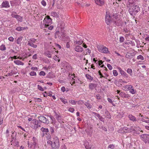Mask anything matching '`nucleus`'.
<instances>
[{
  "mask_svg": "<svg viewBox=\"0 0 149 149\" xmlns=\"http://www.w3.org/2000/svg\"><path fill=\"white\" fill-rule=\"evenodd\" d=\"M132 129L133 131H136L138 130L140 131L141 129L138 126H136L134 127V128H133Z\"/></svg>",
  "mask_w": 149,
  "mask_h": 149,
  "instance_id": "nucleus-38",
  "label": "nucleus"
},
{
  "mask_svg": "<svg viewBox=\"0 0 149 149\" xmlns=\"http://www.w3.org/2000/svg\"><path fill=\"white\" fill-rule=\"evenodd\" d=\"M36 41V40L34 38L30 39L28 41L27 45L33 48H36L37 46L36 44H34Z\"/></svg>",
  "mask_w": 149,
  "mask_h": 149,
  "instance_id": "nucleus-4",
  "label": "nucleus"
},
{
  "mask_svg": "<svg viewBox=\"0 0 149 149\" xmlns=\"http://www.w3.org/2000/svg\"><path fill=\"white\" fill-rule=\"evenodd\" d=\"M41 3L42 4V5L44 6H45L46 5V3L44 0H42V1Z\"/></svg>",
  "mask_w": 149,
  "mask_h": 149,
  "instance_id": "nucleus-60",
  "label": "nucleus"
},
{
  "mask_svg": "<svg viewBox=\"0 0 149 149\" xmlns=\"http://www.w3.org/2000/svg\"><path fill=\"white\" fill-rule=\"evenodd\" d=\"M96 3L97 5L102 6L104 4V0H95Z\"/></svg>",
  "mask_w": 149,
  "mask_h": 149,
  "instance_id": "nucleus-12",
  "label": "nucleus"
},
{
  "mask_svg": "<svg viewBox=\"0 0 149 149\" xmlns=\"http://www.w3.org/2000/svg\"><path fill=\"white\" fill-rule=\"evenodd\" d=\"M105 21L107 25H109L111 22V20L110 16L109 14L107 13V12L106 13Z\"/></svg>",
  "mask_w": 149,
  "mask_h": 149,
  "instance_id": "nucleus-7",
  "label": "nucleus"
},
{
  "mask_svg": "<svg viewBox=\"0 0 149 149\" xmlns=\"http://www.w3.org/2000/svg\"><path fill=\"white\" fill-rule=\"evenodd\" d=\"M142 140L146 143H149V135L147 134H144L141 135Z\"/></svg>",
  "mask_w": 149,
  "mask_h": 149,
  "instance_id": "nucleus-5",
  "label": "nucleus"
},
{
  "mask_svg": "<svg viewBox=\"0 0 149 149\" xmlns=\"http://www.w3.org/2000/svg\"><path fill=\"white\" fill-rule=\"evenodd\" d=\"M113 74L115 76H117L118 74L117 71L115 70H113Z\"/></svg>",
  "mask_w": 149,
  "mask_h": 149,
  "instance_id": "nucleus-49",
  "label": "nucleus"
},
{
  "mask_svg": "<svg viewBox=\"0 0 149 149\" xmlns=\"http://www.w3.org/2000/svg\"><path fill=\"white\" fill-rule=\"evenodd\" d=\"M37 55L36 54H35L33 56V58L34 59H37Z\"/></svg>",
  "mask_w": 149,
  "mask_h": 149,
  "instance_id": "nucleus-63",
  "label": "nucleus"
},
{
  "mask_svg": "<svg viewBox=\"0 0 149 149\" xmlns=\"http://www.w3.org/2000/svg\"><path fill=\"white\" fill-rule=\"evenodd\" d=\"M53 143L54 144H59V139L56 136H55L53 138Z\"/></svg>",
  "mask_w": 149,
  "mask_h": 149,
  "instance_id": "nucleus-23",
  "label": "nucleus"
},
{
  "mask_svg": "<svg viewBox=\"0 0 149 149\" xmlns=\"http://www.w3.org/2000/svg\"><path fill=\"white\" fill-rule=\"evenodd\" d=\"M17 72H15L14 70H11L10 72H9L6 75V76L8 77L12 76L13 74H16L17 73Z\"/></svg>",
  "mask_w": 149,
  "mask_h": 149,
  "instance_id": "nucleus-18",
  "label": "nucleus"
},
{
  "mask_svg": "<svg viewBox=\"0 0 149 149\" xmlns=\"http://www.w3.org/2000/svg\"><path fill=\"white\" fill-rule=\"evenodd\" d=\"M128 87L127 89L128 90L130 91V92L132 94H135L136 92V91L134 89V88H132L133 87L131 85H129L127 86Z\"/></svg>",
  "mask_w": 149,
  "mask_h": 149,
  "instance_id": "nucleus-10",
  "label": "nucleus"
},
{
  "mask_svg": "<svg viewBox=\"0 0 149 149\" xmlns=\"http://www.w3.org/2000/svg\"><path fill=\"white\" fill-rule=\"evenodd\" d=\"M135 0H129L127 4L130 6V7L131 6H132V5L135 4Z\"/></svg>",
  "mask_w": 149,
  "mask_h": 149,
  "instance_id": "nucleus-24",
  "label": "nucleus"
},
{
  "mask_svg": "<svg viewBox=\"0 0 149 149\" xmlns=\"http://www.w3.org/2000/svg\"><path fill=\"white\" fill-rule=\"evenodd\" d=\"M12 15L13 17L16 18L18 21L21 22L22 21V18L21 16L18 15H15L13 14H12Z\"/></svg>",
  "mask_w": 149,
  "mask_h": 149,
  "instance_id": "nucleus-15",
  "label": "nucleus"
},
{
  "mask_svg": "<svg viewBox=\"0 0 149 149\" xmlns=\"http://www.w3.org/2000/svg\"><path fill=\"white\" fill-rule=\"evenodd\" d=\"M36 101H38L39 102H40L42 101V100L40 98H35Z\"/></svg>",
  "mask_w": 149,
  "mask_h": 149,
  "instance_id": "nucleus-58",
  "label": "nucleus"
},
{
  "mask_svg": "<svg viewBox=\"0 0 149 149\" xmlns=\"http://www.w3.org/2000/svg\"><path fill=\"white\" fill-rule=\"evenodd\" d=\"M61 90L63 92H64L65 91V88L64 86L62 87L61 88Z\"/></svg>",
  "mask_w": 149,
  "mask_h": 149,
  "instance_id": "nucleus-62",
  "label": "nucleus"
},
{
  "mask_svg": "<svg viewBox=\"0 0 149 149\" xmlns=\"http://www.w3.org/2000/svg\"><path fill=\"white\" fill-rule=\"evenodd\" d=\"M127 72L129 74L130 76H132V69L130 68H128L127 70Z\"/></svg>",
  "mask_w": 149,
  "mask_h": 149,
  "instance_id": "nucleus-34",
  "label": "nucleus"
},
{
  "mask_svg": "<svg viewBox=\"0 0 149 149\" xmlns=\"http://www.w3.org/2000/svg\"><path fill=\"white\" fill-rule=\"evenodd\" d=\"M84 103V102L83 101H79L78 102V104L79 105L82 104Z\"/></svg>",
  "mask_w": 149,
  "mask_h": 149,
  "instance_id": "nucleus-59",
  "label": "nucleus"
},
{
  "mask_svg": "<svg viewBox=\"0 0 149 149\" xmlns=\"http://www.w3.org/2000/svg\"><path fill=\"white\" fill-rule=\"evenodd\" d=\"M53 53V52H52L50 51H47L45 52L44 54L45 56H47L48 58H51L52 57V54Z\"/></svg>",
  "mask_w": 149,
  "mask_h": 149,
  "instance_id": "nucleus-20",
  "label": "nucleus"
},
{
  "mask_svg": "<svg viewBox=\"0 0 149 149\" xmlns=\"http://www.w3.org/2000/svg\"><path fill=\"white\" fill-rule=\"evenodd\" d=\"M124 38L123 37H120V42H124Z\"/></svg>",
  "mask_w": 149,
  "mask_h": 149,
  "instance_id": "nucleus-50",
  "label": "nucleus"
},
{
  "mask_svg": "<svg viewBox=\"0 0 149 149\" xmlns=\"http://www.w3.org/2000/svg\"><path fill=\"white\" fill-rule=\"evenodd\" d=\"M118 69L119 70L121 74L123 75L125 78H127L128 77V74L125 72L123 70L120 68L119 67L118 68Z\"/></svg>",
  "mask_w": 149,
  "mask_h": 149,
  "instance_id": "nucleus-11",
  "label": "nucleus"
},
{
  "mask_svg": "<svg viewBox=\"0 0 149 149\" xmlns=\"http://www.w3.org/2000/svg\"><path fill=\"white\" fill-rule=\"evenodd\" d=\"M122 117V115L120 114H118V115H117V118H121Z\"/></svg>",
  "mask_w": 149,
  "mask_h": 149,
  "instance_id": "nucleus-61",
  "label": "nucleus"
},
{
  "mask_svg": "<svg viewBox=\"0 0 149 149\" xmlns=\"http://www.w3.org/2000/svg\"><path fill=\"white\" fill-rule=\"evenodd\" d=\"M66 47L67 48H69L70 47V45L69 44V42H67Z\"/></svg>",
  "mask_w": 149,
  "mask_h": 149,
  "instance_id": "nucleus-64",
  "label": "nucleus"
},
{
  "mask_svg": "<svg viewBox=\"0 0 149 149\" xmlns=\"http://www.w3.org/2000/svg\"><path fill=\"white\" fill-rule=\"evenodd\" d=\"M141 120L143 122H144L147 123H149V119H148V120H146L145 119L142 118Z\"/></svg>",
  "mask_w": 149,
  "mask_h": 149,
  "instance_id": "nucleus-51",
  "label": "nucleus"
},
{
  "mask_svg": "<svg viewBox=\"0 0 149 149\" xmlns=\"http://www.w3.org/2000/svg\"><path fill=\"white\" fill-rule=\"evenodd\" d=\"M51 15L53 17H58L59 15L58 13L55 12H52L51 13Z\"/></svg>",
  "mask_w": 149,
  "mask_h": 149,
  "instance_id": "nucleus-28",
  "label": "nucleus"
},
{
  "mask_svg": "<svg viewBox=\"0 0 149 149\" xmlns=\"http://www.w3.org/2000/svg\"><path fill=\"white\" fill-rule=\"evenodd\" d=\"M137 59L138 60H143L144 59V58L142 56L140 55L137 56Z\"/></svg>",
  "mask_w": 149,
  "mask_h": 149,
  "instance_id": "nucleus-40",
  "label": "nucleus"
},
{
  "mask_svg": "<svg viewBox=\"0 0 149 149\" xmlns=\"http://www.w3.org/2000/svg\"><path fill=\"white\" fill-rule=\"evenodd\" d=\"M74 109L71 107L70 108L68 109V111L72 113H73L74 111Z\"/></svg>",
  "mask_w": 149,
  "mask_h": 149,
  "instance_id": "nucleus-53",
  "label": "nucleus"
},
{
  "mask_svg": "<svg viewBox=\"0 0 149 149\" xmlns=\"http://www.w3.org/2000/svg\"><path fill=\"white\" fill-rule=\"evenodd\" d=\"M1 6V8H8L10 7L9 2L7 1H4L2 3Z\"/></svg>",
  "mask_w": 149,
  "mask_h": 149,
  "instance_id": "nucleus-9",
  "label": "nucleus"
},
{
  "mask_svg": "<svg viewBox=\"0 0 149 149\" xmlns=\"http://www.w3.org/2000/svg\"><path fill=\"white\" fill-rule=\"evenodd\" d=\"M99 51L100 52L104 53H107L108 52V49L105 47L99 48Z\"/></svg>",
  "mask_w": 149,
  "mask_h": 149,
  "instance_id": "nucleus-8",
  "label": "nucleus"
},
{
  "mask_svg": "<svg viewBox=\"0 0 149 149\" xmlns=\"http://www.w3.org/2000/svg\"><path fill=\"white\" fill-rule=\"evenodd\" d=\"M41 130L43 132H48L49 131L48 129L47 128H45L43 127H42L41 128Z\"/></svg>",
  "mask_w": 149,
  "mask_h": 149,
  "instance_id": "nucleus-36",
  "label": "nucleus"
},
{
  "mask_svg": "<svg viewBox=\"0 0 149 149\" xmlns=\"http://www.w3.org/2000/svg\"><path fill=\"white\" fill-rule=\"evenodd\" d=\"M129 118L130 120L133 121H136V118L132 115H129Z\"/></svg>",
  "mask_w": 149,
  "mask_h": 149,
  "instance_id": "nucleus-27",
  "label": "nucleus"
},
{
  "mask_svg": "<svg viewBox=\"0 0 149 149\" xmlns=\"http://www.w3.org/2000/svg\"><path fill=\"white\" fill-rule=\"evenodd\" d=\"M86 77L87 79H88L90 80L91 81L93 80V77L89 74H86Z\"/></svg>",
  "mask_w": 149,
  "mask_h": 149,
  "instance_id": "nucleus-35",
  "label": "nucleus"
},
{
  "mask_svg": "<svg viewBox=\"0 0 149 149\" xmlns=\"http://www.w3.org/2000/svg\"><path fill=\"white\" fill-rule=\"evenodd\" d=\"M85 147L86 149H91L92 145L91 143L86 142L85 143Z\"/></svg>",
  "mask_w": 149,
  "mask_h": 149,
  "instance_id": "nucleus-17",
  "label": "nucleus"
},
{
  "mask_svg": "<svg viewBox=\"0 0 149 149\" xmlns=\"http://www.w3.org/2000/svg\"><path fill=\"white\" fill-rule=\"evenodd\" d=\"M14 62L15 63L18 65H23L24 64V63L22 62L19 60L15 61Z\"/></svg>",
  "mask_w": 149,
  "mask_h": 149,
  "instance_id": "nucleus-31",
  "label": "nucleus"
},
{
  "mask_svg": "<svg viewBox=\"0 0 149 149\" xmlns=\"http://www.w3.org/2000/svg\"><path fill=\"white\" fill-rule=\"evenodd\" d=\"M83 42L82 41H75V43L76 44H77L79 45H81L82 44V43Z\"/></svg>",
  "mask_w": 149,
  "mask_h": 149,
  "instance_id": "nucleus-45",
  "label": "nucleus"
},
{
  "mask_svg": "<svg viewBox=\"0 0 149 149\" xmlns=\"http://www.w3.org/2000/svg\"><path fill=\"white\" fill-rule=\"evenodd\" d=\"M8 40L10 41H13L14 40V38L12 37H10L8 38Z\"/></svg>",
  "mask_w": 149,
  "mask_h": 149,
  "instance_id": "nucleus-55",
  "label": "nucleus"
},
{
  "mask_svg": "<svg viewBox=\"0 0 149 149\" xmlns=\"http://www.w3.org/2000/svg\"><path fill=\"white\" fill-rule=\"evenodd\" d=\"M38 118L39 121L47 124L49 123V121L48 119V116L45 115V117L42 115H40V116H38Z\"/></svg>",
  "mask_w": 149,
  "mask_h": 149,
  "instance_id": "nucleus-3",
  "label": "nucleus"
},
{
  "mask_svg": "<svg viewBox=\"0 0 149 149\" xmlns=\"http://www.w3.org/2000/svg\"><path fill=\"white\" fill-rule=\"evenodd\" d=\"M60 99L61 101L65 104L68 103L66 99L63 98H60Z\"/></svg>",
  "mask_w": 149,
  "mask_h": 149,
  "instance_id": "nucleus-39",
  "label": "nucleus"
},
{
  "mask_svg": "<svg viewBox=\"0 0 149 149\" xmlns=\"http://www.w3.org/2000/svg\"><path fill=\"white\" fill-rule=\"evenodd\" d=\"M99 119L101 121L103 122H104V119L102 116H101L99 118Z\"/></svg>",
  "mask_w": 149,
  "mask_h": 149,
  "instance_id": "nucleus-54",
  "label": "nucleus"
},
{
  "mask_svg": "<svg viewBox=\"0 0 149 149\" xmlns=\"http://www.w3.org/2000/svg\"><path fill=\"white\" fill-rule=\"evenodd\" d=\"M76 102L75 101L73 100H71L69 101V102L72 104L73 105H75L76 104Z\"/></svg>",
  "mask_w": 149,
  "mask_h": 149,
  "instance_id": "nucleus-43",
  "label": "nucleus"
},
{
  "mask_svg": "<svg viewBox=\"0 0 149 149\" xmlns=\"http://www.w3.org/2000/svg\"><path fill=\"white\" fill-rule=\"evenodd\" d=\"M105 113L106 115V117L107 118L110 119L111 118V116L109 112L107 110L105 111Z\"/></svg>",
  "mask_w": 149,
  "mask_h": 149,
  "instance_id": "nucleus-26",
  "label": "nucleus"
},
{
  "mask_svg": "<svg viewBox=\"0 0 149 149\" xmlns=\"http://www.w3.org/2000/svg\"><path fill=\"white\" fill-rule=\"evenodd\" d=\"M97 86V85L93 83H90L89 85V88L91 90H93Z\"/></svg>",
  "mask_w": 149,
  "mask_h": 149,
  "instance_id": "nucleus-21",
  "label": "nucleus"
},
{
  "mask_svg": "<svg viewBox=\"0 0 149 149\" xmlns=\"http://www.w3.org/2000/svg\"><path fill=\"white\" fill-rule=\"evenodd\" d=\"M132 56L131 54L130 53H127L126 55V57L127 58H130L131 56Z\"/></svg>",
  "mask_w": 149,
  "mask_h": 149,
  "instance_id": "nucleus-42",
  "label": "nucleus"
},
{
  "mask_svg": "<svg viewBox=\"0 0 149 149\" xmlns=\"http://www.w3.org/2000/svg\"><path fill=\"white\" fill-rule=\"evenodd\" d=\"M140 10L139 6L134 5L128 9L129 13L132 16H135Z\"/></svg>",
  "mask_w": 149,
  "mask_h": 149,
  "instance_id": "nucleus-1",
  "label": "nucleus"
},
{
  "mask_svg": "<svg viewBox=\"0 0 149 149\" xmlns=\"http://www.w3.org/2000/svg\"><path fill=\"white\" fill-rule=\"evenodd\" d=\"M55 118L58 121L61 120V116L60 115L57 114V113L56 114Z\"/></svg>",
  "mask_w": 149,
  "mask_h": 149,
  "instance_id": "nucleus-32",
  "label": "nucleus"
},
{
  "mask_svg": "<svg viewBox=\"0 0 149 149\" xmlns=\"http://www.w3.org/2000/svg\"><path fill=\"white\" fill-rule=\"evenodd\" d=\"M49 26H48L47 27H44V28H48V29L49 30H52L54 28V26H49Z\"/></svg>",
  "mask_w": 149,
  "mask_h": 149,
  "instance_id": "nucleus-46",
  "label": "nucleus"
},
{
  "mask_svg": "<svg viewBox=\"0 0 149 149\" xmlns=\"http://www.w3.org/2000/svg\"><path fill=\"white\" fill-rule=\"evenodd\" d=\"M30 74L31 76H34L36 75V73L35 72L32 71L30 73Z\"/></svg>",
  "mask_w": 149,
  "mask_h": 149,
  "instance_id": "nucleus-44",
  "label": "nucleus"
},
{
  "mask_svg": "<svg viewBox=\"0 0 149 149\" xmlns=\"http://www.w3.org/2000/svg\"><path fill=\"white\" fill-rule=\"evenodd\" d=\"M115 148V145L112 144L109 145L107 147L108 149H114Z\"/></svg>",
  "mask_w": 149,
  "mask_h": 149,
  "instance_id": "nucleus-33",
  "label": "nucleus"
},
{
  "mask_svg": "<svg viewBox=\"0 0 149 149\" xmlns=\"http://www.w3.org/2000/svg\"><path fill=\"white\" fill-rule=\"evenodd\" d=\"M6 48L4 45H2L0 46V50L2 51H4L6 50Z\"/></svg>",
  "mask_w": 149,
  "mask_h": 149,
  "instance_id": "nucleus-37",
  "label": "nucleus"
},
{
  "mask_svg": "<svg viewBox=\"0 0 149 149\" xmlns=\"http://www.w3.org/2000/svg\"><path fill=\"white\" fill-rule=\"evenodd\" d=\"M27 27H17L16 29V30L18 31H22L23 30L26 29H27Z\"/></svg>",
  "mask_w": 149,
  "mask_h": 149,
  "instance_id": "nucleus-25",
  "label": "nucleus"
},
{
  "mask_svg": "<svg viewBox=\"0 0 149 149\" xmlns=\"http://www.w3.org/2000/svg\"><path fill=\"white\" fill-rule=\"evenodd\" d=\"M38 89L41 91H44L43 88L41 86L39 85H38Z\"/></svg>",
  "mask_w": 149,
  "mask_h": 149,
  "instance_id": "nucleus-48",
  "label": "nucleus"
},
{
  "mask_svg": "<svg viewBox=\"0 0 149 149\" xmlns=\"http://www.w3.org/2000/svg\"><path fill=\"white\" fill-rule=\"evenodd\" d=\"M33 121L35 123V126L34 127L35 128H37L38 127H40V124L39 121L36 120V119H34L33 120Z\"/></svg>",
  "mask_w": 149,
  "mask_h": 149,
  "instance_id": "nucleus-13",
  "label": "nucleus"
},
{
  "mask_svg": "<svg viewBox=\"0 0 149 149\" xmlns=\"http://www.w3.org/2000/svg\"><path fill=\"white\" fill-rule=\"evenodd\" d=\"M74 49L75 51L79 52H81L83 51V48L79 45L76 46Z\"/></svg>",
  "mask_w": 149,
  "mask_h": 149,
  "instance_id": "nucleus-14",
  "label": "nucleus"
},
{
  "mask_svg": "<svg viewBox=\"0 0 149 149\" xmlns=\"http://www.w3.org/2000/svg\"><path fill=\"white\" fill-rule=\"evenodd\" d=\"M107 100H108V101L109 103H110L111 104H112V105L113 106H115H115H116V105H115V104H114L113 103V101L111 99H110V98H107Z\"/></svg>",
  "mask_w": 149,
  "mask_h": 149,
  "instance_id": "nucleus-41",
  "label": "nucleus"
},
{
  "mask_svg": "<svg viewBox=\"0 0 149 149\" xmlns=\"http://www.w3.org/2000/svg\"><path fill=\"white\" fill-rule=\"evenodd\" d=\"M39 75L40 76H45V73L43 71H41L39 73Z\"/></svg>",
  "mask_w": 149,
  "mask_h": 149,
  "instance_id": "nucleus-47",
  "label": "nucleus"
},
{
  "mask_svg": "<svg viewBox=\"0 0 149 149\" xmlns=\"http://www.w3.org/2000/svg\"><path fill=\"white\" fill-rule=\"evenodd\" d=\"M88 101L87 102L85 103V105L86 106L87 108L89 109H90L92 107V105L90 104L88 102Z\"/></svg>",
  "mask_w": 149,
  "mask_h": 149,
  "instance_id": "nucleus-30",
  "label": "nucleus"
},
{
  "mask_svg": "<svg viewBox=\"0 0 149 149\" xmlns=\"http://www.w3.org/2000/svg\"><path fill=\"white\" fill-rule=\"evenodd\" d=\"M11 145L15 147H17L19 146V142L17 141H15L14 140V142L13 141V140L11 141Z\"/></svg>",
  "mask_w": 149,
  "mask_h": 149,
  "instance_id": "nucleus-16",
  "label": "nucleus"
},
{
  "mask_svg": "<svg viewBox=\"0 0 149 149\" xmlns=\"http://www.w3.org/2000/svg\"><path fill=\"white\" fill-rule=\"evenodd\" d=\"M22 38H23L22 37H21V36L19 37L17 40V41H16L17 43L18 44H20L21 43V41L22 40Z\"/></svg>",
  "mask_w": 149,
  "mask_h": 149,
  "instance_id": "nucleus-29",
  "label": "nucleus"
},
{
  "mask_svg": "<svg viewBox=\"0 0 149 149\" xmlns=\"http://www.w3.org/2000/svg\"><path fill=\"white\" fill-rule=\"evenodd\" d=\"M123 31L125 32V33H127V32H129L130 31L127 29L125 28L123 29Z\"/></svg>",
  "mask_w": 149,
  "mask_h": 149,
  "instance_id": "nucleus-56",
  "label": "nucleus"
},
{
  "mask_svg": "<svg viewBox=\"0 0 149 149\" xmlns=\"http://www.w3.org/2000/svg\"><path fill=\"white\" fill-rule=\"evenodd\" d=\"M127 129L128 128L126 127L121 128L119 130V132L121 133H126L127 132Z\"/></svg>",
  "mask_w": 149,
  "mask_h": 149,
  "instance_id": "nucleus-19",
  "label": "nucleus"
},
{
  "mask_svg": "<svg viewBox=\"0 0 149 149\" xmlns=\"http://www.w3.org/2000/svg\"><path fill=\"white\" fill-rule=\"evenodd\" d=\"M31 69L33 70H37V68L36 67H32L31 68Z\"/></svg>",
  "mask_w": 149,
  "mask_h": 149,
  "instance_id": "nucleus-57",
  "label": "nucleus"
},
{
  "mask_svg": "<svg viewBox=\"0 0 149 149\" xmlns=\"http://www.w3.org/2000/svg\"><path fill=\"white\" fill-rule=\"evenodd\" d=\"M52 23V20L50 17L49 16L47 15L45 17L43 22H41L40 27L41 29L44 27H47L49 26V24H51Z\"/></svg>",
  "mask_w": 149,
  "mask_h": 149,
  "instance_id": "nucleus-2",
  "label": "nucleus"
},
{
  "mask_svg": "<svg viewBox=\"0 0 149 149\" xmlns=\"http://www.w3.org/2000/svg\"><path fill=\"white\" fill-rule=\"evenodd\" d=\"M48 144H51V146L52 149H58L59 146V144H54L53 143L52 141H48Z\"/></svg>",
  "mask_w": 149,
  "mask_h": 149,
  "instance_id": "nucleus-6",
  "label": "nucleus"
},
{
  "mask_svg": "<svg viewBox=\"0 0 149 149\" xmlns=\"http://www.w3.org/2000/svg\"><path fill=\"white\" fill-rule=\"evenodd\" d=\"M107 66L109 70H111L112 69V67L110 64H108Z\"/></svg>",
  "mask_w": 149,
  "mask_h": 149,
  "instance_id": "nucleus-52",
  "label": "nucleus"
},
{
  "mask_svg": "<svg viewBox=\"0 0 149 149\" xmlns=\"http://www.w3.org/2000/svg\"><path fill=\"white\" fill-rule=\"evenodd\" d=\"M53 143L54 144H59V139L56 136H55L53 138Z\"/></svg>",
  "mask_w": 149,
  "mask_h": 149,
  "instance_id": "nucleus-22",
  "label": "nucleus"
}]
</instances>
